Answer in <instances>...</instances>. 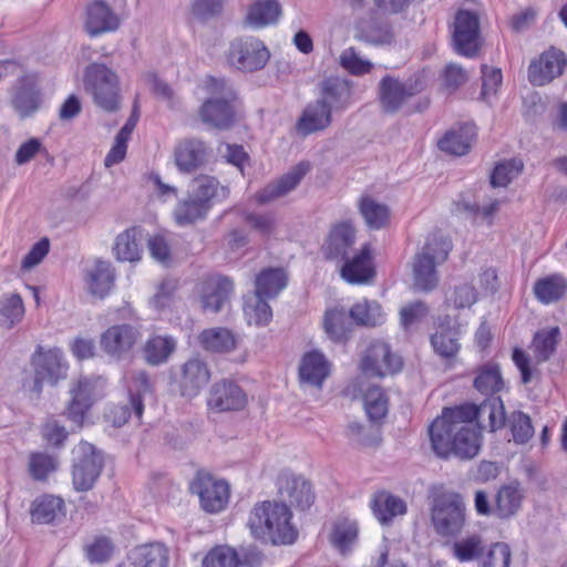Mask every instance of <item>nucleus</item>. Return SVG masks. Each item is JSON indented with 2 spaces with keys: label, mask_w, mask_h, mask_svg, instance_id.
Returning <instances> with one entry per match:
<instances>
[{
  "label": "nucleus",
  "mask_w": 567,
  "mask_h": 567,
  "mask_svg": "<svg viewBox=\"0 0 567 567\" xmlns=\"http://www.w3.org/2000/svg\"><path fill=\"white\" fill-rule=\"evenodd\" d=\"M511 431L513 440L517 444L528 442L534 435V427L528 415L523 412H515L511 416Z\"/></svg>",
  "instance_id": "63"
},
{
  "label": "nucleus",
  "mask_w": 567,
  "mask_h": 567,
  "mask_svg": "<svg viewBox=\"0 0 567 567\" xmlns=\"http://www.w3.org/2000/svg\"><path fill=\"white\" fill-rule=\"evenodd\" d=\"M291 512L287 505L265 501L252 507L247 526L257 539L288 545L297 538V530L291 524Z\"/></svg>",
  "instance_id": "2"
},
{
  "label": "nucleus",
  "mask_w": 567,
  "mask_h": 567,
  "mask_svg": "<svg viewBox=\"0 0 567 567\" xmlns=\"http://www.w3.org/2000/svg\"><path fill=\"white\" fill-rule=\"evenodd\" d=\"M346 393L353 399L362 395L365 413L371 421H380L386 415L389 400L380 386L371 385L363 391L358 379L347 385Z\"/></svg>",
  "instance_id": "24"
},
{
  "label": "nucleus",
  "mask_w": 567,
  "mask_h": 567,
  "mask_svg": "<svg viewBox=\"0 0 567 567\" xmlns=\"http://www.w3.org/2000/svg\"><path fill=\"white\" fill-rule=\"evenodd\" d=\"M287 286V275L280 268L266 269L256 278V291L265 298L277 296Z\"/></svg>",
  "instance_id": "53"
},
{
  "label": "nucleus",
  "mask_w": 567,
  "mask_h": 567,
  "mask_svg": "<svg viewBox=\"0 0 567 567\" xmlns=\"http://www.w3.org/2000/svg\"><path fill=\"white\" fill-rule=\"evenodd\" d=\"M234 291L230 279L221 276H210L202 279L195 288L200 308L205 312L217 313L229 302Z\"/></svg>",
  "instance_id": "13"
},
{
  "label": "nucleus",
  "mask_w": 567,
  "mask_h": 567,
  "mask_svg": "<svg viewBox=\"0 0 567 567\" xmlns=\"http://www.w3.org/2000/svg\"><path fill=\"white\" fill-rule=\"evenodd\" d=\"M118 18L104 1H94L86 9L85 29L91 35L113 31Z\"/></svg>",
  "instance_id": "32"
},
{
  "label": "nucleus",
  "mask_w": 567,
  "mask_h": 567,
  "mask_svg": "<svg viewBox=\"0 0 567 567\" xmlns=\"http://www.w3.org/2000/svg\"><path fill=\"white\" fill-rule=\"evenodd\" d=\"M238 555L231 547L216 546L203 558L202 567H238Z\"/></svg>",
  "instance_id": "60"
},
{
  "label": "nucleus",
  "mask_w": 567,
  "mask_h": 567,
  "mask_svg": "<svg viewBox=\"0 0 567 567\" xmlns=\"http://www.w3.org/2000/svg\"><path fill=\"white\" fill-rule=\"evenodd\" d=\"M134 567H167L168 549L162 543H151L136 547L132 553Z\"/></svg>",
  "instance_id": "41"
},
{
  "label": "nucleus",
  "mask_w": 567,
  "mask_h": 567,
  "mask_svg": "<svg viewBox=\"0 0 567 567\" xmlns=\"http://www.w3.org/2000/svg\"><path fill=\"white\" fill-rule=\"evenodd\" d=\"M349 316L357 324L365 327L380 326L386 317L378 301L368 299L354 303L349 311Z\"/></svg>",
  "instance_id": "42"
},
{
  "label": "nucleus",
  "mask_w": 567,
  "mask_h": 567,
  "mask_svg": "<svg viewBox=\"0 0 567 567\" xmlns=\"http://www.w3.org/2000/svg\"><path fill=\"white\" fill-rule=\"evenodd\" d=\"M474 386L485 395H493L502 391L505 382L498 365L492 363L483 365L474 380Z\"/></svg>",
  "instance_id": "55"
},
{
  "label": "nucleus",
  "mask_w": 567,
  "mask_h": 567,
  "mask_svg": "<svg viewBox=\"0 0 567 567\" xmlns=\"http://www.w3.org/2000/svg\"><path fill=\"white\" fill-rule=\"evenodd\" d=\"M103 468V456L94 445L80 442L72 450V484L75 491L91 489Z\"/></svg>",
  "instance_id": "8"
},
{
  "label": "nucleus",
  "mask_w": 567,
  "mask_h": 567,
  "mask_svg": "<svg viewBox=\"0 0 567 567\" xmlns=\"http://www.w3.org/2000/svg\"><path fill=\"white\" fill-rule=\"evenodd\" d=\"M354 38L373 45H383L390 43L393 35L388 24L369 19L355 24Z\"/></svg>",
  "instance_id": "45"
},
{
  "label": "nucleus",
  "mask_w": 567,
  "mask_h": 567,
  "mask_svg": "<svg viewBox=\"0 0 567 567\" xmlns=\"http://www.w3.org/2000/svg\"><path fill=\"white\" fill-rule=\"evenodd\" d=\"M177 341L168 334L151 336L144 347L143 354L145 361L151 365H159L169 359L176 350Z\"/></svg>",
  "instance_id": "40"
},
{
  "label": "nucleus",
  "mask_w": 567,
  "mask_h": 567,
  "mask_svg": "<svg viewBox=\"0 0 567 567\" xmlns=\"http://www.w3.org/2000/svg\"><path fill=\"white\" fill-rule=\"evenodd\" d=\"M35 378L32 381H24L23 388L34 394H39L42 382L55 384L59 380L65 379L69 364L63 352L58 349L39 350L32 358Z\"/></svg>",
  "instance_id": "9"
},
{
  "label": "nucleus",
  "mask_w": 567,
  "mask_h": 567,
  "mask_svg": "<svg viewBox=\"0 0 567 567\" xmlns=\"http://www.w3.org/2000/svg\"><path fill=\"white\" fill-rule=\"evenodd\" d=\"M244 316L250 326H266L272 318V311L265 297L257 292L246 297L244 302Z\"/></svg>",
  "instance_id": "52"
},
{
  "label": "nucleus",
  "mask_w": 567,
  "mask_h": 567,
  "mask_svg": "<svg viewBox=\"0 0 567 567\" xmlns=\"http://www.w3.org/2000/svg\"><path fill=\"white\" fill-rule=\"evenodd\" d=\"M190 194L210 210L214 205L228 198L229 188L214 176L200 175L194 179Z\"/></svg>",
  "instance_id": "30"
},
{
  "label": "nucleus",
  "mask_w": 567,
  "mask_h": 567,
  "mask_svg": "<svg viewBox=\"0 0 567 567\" xmlns=\"http://www.w3.org/2000/svg\"><path fill=\"white\" fill-rule=\"evenodd\" d=\"M210 157V150L197 137H186L174 148V162L179 172L190 174L204 167Z\"/></svg>",
  "instance_id": "19"
},
{
  "label": "nucleus",
  "mask_w": 567,
  "mask_h": 567,
  "mask_svg": "<svg viewBox=\"0 0 567 567\" xmlns=\"http://www.w3.org/2000/svg\"><path fill=\"white\" fill-rule=\"evenodd\" d=\"M246 403L245 392L239 385L229 381L214 384L207 400L208 408L217 412L240 410Z\"/></svg>",
  "instance_id": "25"
},
{
  "label": "nucleus",
  "mask_w": 567,
  "mask_h": 567,
  "mask_svg": "<svg viewBox=\"0 0 567 567\" xmlns=\"http://www.w3.org/2000/svg\"><path fill=\"white\" fill-rule=\"evenodd\" d=\"M24 316V305L20 295L7 292L0 296V326L7 329L19 323Z\"/></svg>",
  "instance_id": "50"
},
{
  "label": "nucleus",
  "mask_w": 567,
  "mask_h": 567,
  "mask_svg": "<svg viewBox=\"0 0 567 567\" xmlns=\"http://www.w3.org/2000/svg\"><path fill=\"white\" fill-rule=\"evenodd\" d=\"M115 274L109 261L97 260L86 274V285L91 295L104 298L114 286Z\"/></svg>",
  "instance_id": "37"
},
{
  "label": "nucleus",
  "mask_w": 567,
  "mask_h": 567,
  "mask_svg": "<svg viewBox=\"0 0 567 567\" xmlns=\"http://www.w3.org/2000/svg\"><path fill=\"white\" fill-rule=\"evenodd\" d=\"M323 329L330 340L344 341L350 332L347 312L343 308H330L323 317Z\"/></svg>",
  "instance_id": "49"
},
{
  "label": "nucleus",
  "mask_w": 567,
  "mask_h": 567,
  "mask_svg": "<svg viewBox=\"0 0 567 567\" xmlns=\"http://www.w3.org/2000/svg\"><path fill=\"white\" fill-rule=\"evenodd\" d=\"M502 72L497 68L483 65L482 66V92L481 99L489 102L494 99L502 85Z\"/></svg>",
  "instance_id": "62"
},
{
  "label": "nucleus",
  "mask_w": 567,
  "mask_h": 567,
  "mask_svg": "<svg viewBox=\"0 0 567 567\" xmlns=\"http://www.w3.org/2000/svg\"><path fill=\"white\" fill-rule=\"evenodd\" d=\"M270 58L266 45L256 38L234 40L227 53L228 63L237 70L252 72L262 69Z\"/></svg>",
  "instance_id": "11"
},
{
  "label": "nucleus",
  "mask_w": 567,
  "mask_h": 567,
  "mask_svg": "<svg viewBox=\"0 0 567 567\" xmlns=\"http://www.w3.org/2000/svg\"><path fill=\"white\" fill-rule=\"evenodd\" d=\"M370 508L374 517L386 525L394 518L403 516L406 513V503L399 496L388 491H379L371 496Z\"/></svg>",
  "instance_id": "29"
},
{
  "label": "nucleus",
  "mask_w": 567,
  "mask_h": 567,
  "mask_svg": "<svg viewBox=\"0 0 567 567\" xmlns=\"http://www.w3.org/2000/svg\"><path fill=\"white\" fill-rule=\"evenodd\" d=\"M84 87L99 107L106 112L118 109V79L106 65L99 63L89 65L84 73Z\"/></svg>",
  "instance_id": "6"
},
{
  "label": "nucleus",
  "mask_w": 567,
  "mask_h": 567,
  "mask_svg": "<svg viewBox=\"0 0 567 567\" xmlns=\"http://www.w3.org/2000/svg\"><path fill=\"white\" fill-rule=\"evenodd\" d=\"M558 334V328H550L536 333L532 344V351L536 363H542L549 359L555 351Z\"/></svg>",
  "instance_id": "57"
},
{
  "label": "nucleus",
  "mask_w": 567,
  "mask_h": 567,
  "mask_svg": "<svg viewBox=\"0 0 567 567\" xmlns=\"http://www.w3.org/2000/svg\"><path fill=\"white\" fill-rule=\"evenodd\" d=\"M354 243V226L350 221H341L332 226L322 251L327 259L340 261L350 254Z\"/></svg>",
  "instance_id": "23"
},
{
  "label": "nucleus",
  "mask_w": 567,
  "mask_h": 567,
  "mask_svg": "<svg viewBox=\"0 0 567 567\" xmlns=\"http://www.w3.org/2000/svg\"><path fill=\"white\" fill-rule=\"evenodd\" d=\"M460 331L454 327L441 326L431 338V344L436 354L442 358H453L460 350Z\"/></svg>",
  "instance_id": "51"
},
{
  "label": "nucleus",
  "mask_w": 567,
  "mask_h": 567,
  "mask_svg": "<svg viewBox=\"0 0 567 567\" xmlns=\"http://www.w3.org/2000/svg\"><path fill=\"white\" fill-rule=\"evenodd\" d=\"M63 515L64 502L60 497L43 495L32 503L31 517L35 523L49 524Z\"/></svg>",
  "instance_id": "43"
},
{
  "label": "nucleus",
  "mask_w": 567,
  "mask_h": 567,
  "mask_svg": "<svg viewBox=\"0 0 567 567\" xmlns=\"http://www.w3.org/2000/svg\"><path fill=\"white\" fill-rule=\"evenodd\" d=\"M475 137L476 131L474 125L465 124L449 131L439 142V147L451 155L462 156L470 151Z\"/></svg>",
  "instance_id": "38"
},
{
  "label": "nucleus",
  "mask_w": 567,
  "mask_h": 567,
  "mask_svg": "<svg viewBox=\"0 0 567 567\" xmlns=\"http://www.w3.org/2000/svg\"><path fill=\"white\" fill-rule=\"evenodd\" d=\"M421 90L422 86L417 81L402 82L386 75L379 83L378 100L383 112L395 113Z\"/></svg>",
  "instance_id": "16"
},
{
  "label": "nucleus",
  "mask_w": 567,
  "mask_h": 567,
  "mask_svg": "<svg viewBox=\"0 0 567 567\" xmlns=\"http://www.w3.org/2000/svg\"><path fill=\"white\" fill-rule=\"evenodd\" d=\"M358 534V523L353 519L342 518L334 523L330 540L341 554H347L351 551L357 544Z\"/></svg>",
  "instance_id": "44"
},
{
  "label": "nucleus",
  "mask_w": 567,
  "mask_h": 567,
  "mask_svg": "<svg viewBox=\"0 0 567 567\" xmlns=\"http://www.w3.org/2000/svg\"><path fill=\"white\" fill-rule=\"evenodd\" d=\"M358 210L369 229L379 230L390 221V208L386 204L370 195H363L358 199Z\"/></svg>",
  "instance_id": "35"
},
{
  "label": "nucleus",
  "mask_w": 567,
  "mask_h": 567,
  "mask_svg": "<svg viewBox=\"0 0 567 567\" xmlns=\"http://www.w3.org/2000/svg\"><path fill=\"white\" fill-rule=\"evenodd\" d=\"M209 210L190 193L187 198L178 200L174 208V219L179 226H188L205 219Z\"/></svg>",
  "instance_id": "48"
},
{
  "label": "nucleus",
  "mask_w": 567,
  "mask_h": 567,
  "mask_svg": "<svg viewBox=\"0 0 567 567\" xmlns=\"http://www.w3.org/2000/svg\"><path fill=\"white\" fill-rule=\"evenodd\" d=\"M452 249L450 240L441 235H432L413 261V285L417 290L430 291L436 287V267L443 264Z\"/></svg>",
  "instance_id": "3"
},
{
  "label": "nucleus",
  "mask_w": 567,
  "mask_h": 567,
  "mask_svg": "<svg viewBox=\"0 0 567 567\" xmlns=\"http://www.w3.org/2000/svg\"><path fill=\"white\" fill-rule=\"evenodd\" d=\"M505 424V411L499 398L493 396L481 405L463 404L443 409L429 427L434 453L442 458L455 455L462 460L475 457L481 450V427L492 432Z\"/></svg>",
  "instance_id": "1"
},
{
  "label": "nucleus",
  "mask_w": 567,
  "mask_h": 567,
  "mask_svg": "<svg viewBox=\"0 0 567 567\" xmlns=\"http://www.w3.org/2000/svg\"><path fill=\"white\" fill-rule=\"evenodd\" d=\"M309 167L310 166L308 163H299L276 183L269 184L260 192H258L256 194V200L259 204H266L279 197L286 196L288 193L296 188V186L309 171Z\"/></svg>",
  "instance_id": "28"
},
{
  "label": "nucleus",
  "mask_w": 567,
  "mask_h": 567,
  "mask_svg": "<svg viewBox=\"0 0 567 567\" xmlns=\"http://www.w3.org/2000/svg\"><path fill=\"white\" fill-rule=\"evenodd\" d=\"M484 548L482 537L476 534L455 540L451 545L452 555L460 563L476 560L478 564Z\"/></svg>",
  "instance_id": "54"
},
{
  "label": "nucleus",
  "mask_w": 567,
  "mask_h": 567,
  "mask_svg": "<svg viewBox=\"0 0 567 567\" xmlns=\"http://www.w3.org/2000/svg\"><path fill=\"white\" fill-rule=\"evenodd\" d=\"M210 373L207 365L199 359H190L181 368L179 389L183 396L193 399L209 382Z\"/></svg>",
  "instance_id": "27"
},
{
  "label": "nucleus",
  "mask_w": 567,
  "mask_h": 567,
  "mask_svg": "<svg viewBox=\"0 0 567 567\" xmlns=\"http://www.w3.org/2000/svg\"><path fill=\"white\" fill-rule=\"evenodd\" d=\"M279 492L284 499L301 509L310 507L313 503L315 496L310 483L292 473H284L280 476Z\"/></svg>",
  "instance_id": "26"
},
{
  "label": "nucleus",
  "mask_w": 567,
  "mask_h": 567,
  "mask_svg": "<svg viewBox=\"0 0 567 567\" xmlns=\"http://www.w3.org/2000/svg\"><path fill=\"white\" fill-rule=\"evenodd\" d=\"M29 473L35 481H45L59 467V460L44 452L31 453L29 456Z\"/></svg>",
  "instance_id": "59"
},
{
  "label": "nucleus",
  "mask_w": 567,
  "mask_h": 567,
  "mask_svg": "<svg viewBox=\"0 0 567 567\" xmlns=\"http://www.w3.org/2000/svg\"><path fill=\"white\" fill-rule=\"evenodd\" d=\"M326 107L332 111L343 110L351 103V86L348 81L333 78L321 84V93L318 99Z\"/></svg>",
  "instance_id": "34"
},
{
  "label": "nucleus",
  "mask_w": 567,
  "mask_h": 567,
  "mask_svg": "<svg viewBox=\"0 0 567 567\" xmlns=\"http://www.w3.org/2000/svg\"><path fill=\"white\" fill-rule=\"evenodd\" d=\"M333 363L320 350H310L302 354L298 365L299 383L303 388L321 390L330 378Z\"/></svg>",
  "instance_id": "14"
},
{
  "label": "nucleus",
  "mask_w": 567,
  "mask_h": 567,
  "mask_svg": "<svg viewBox=\"0 0 567 567\" xmlns=\"http://www.w3.org/2000/svg\"><path fill=\"white\" fill-rule=\"evenodd\" d=\"M373 248L363 244L354 254L348 255L343 261L340 275L351 285L369 284L375 276Z\"/></svg>",
  "instance_id": "18"
},
{
  "label": "nucleus",
  "mask_w": 567,
  "mask_h": 567,
  "mask_svg": "<svg viewBox=\"0 0 567 567\" xmlns=\"http://www.w3.org/2000/svg\"><path fill=\"white\" fill-rule=\"evenodd\" d=\"M113 254L118 261L137 262L142 259V230L131 227L120 233L113 245Z\"/></svg>",
  "instance_id": "33"
},
{
  "label": "nucleus",
  "mask_w": 567,
  "mask_h": 567,
  "mask_svg": "<svg viewBox=\"0 0 567 567\" xmlns=\"http://www.w3.org/2000/svg\"><path fill=\"white\" fill-rule=\"evenodd\" d=\"M512 549L508 544L496 542L485 546L478 567H511Z\"/></svg>",
  "instance_id": "56"
},
{
  "label": "nucleus",
  "mask_w": 567,
  "mask_h": 567,
  "mask_svg": "<svg viewBox=\"0 0 567 567\" xmlns=\"http://www.w3.org/2000/svg\"><path fill=\"white\" fill-rule=\"evenodd\" d=\"M190 491L199 497L202 508L210 514L225 509L229 501L227 482L208 473H197L190 484Z\"/></svg>",
  "instance_id": "12"
},
{
  "label": "nucleus",
  "mask_w": 567,
  "mask_h": 567,
  "mask_svg": "<svg viewBox=\"0 0 567 567\" xmlns=\"http://www.w3.org/2000/svg\"><path fill=\"white\" fill-rule=\"evenodd\" d=\"M11 104L20 117L30 116L39 109L40 93L37 75L24 74L17 80L12 89Z\"/></svg>",
  "instance_id": "22"
},
{
  "label": "nucleus",
  "mask_w": 567,
  "mask_h": 567,
  "mask_svg": "<svg viewBox=\"0 0 567 567\" xmlns=\"http://www.w3.org/2000/svg\"><path fill=\"white\" fill-rule=\"evenodd\" d=\"M567 65V59L563 51L555 48L544 52L538 60L530 63L528 79L532 84L542 86L561 75Z\"/></svg>",
  "instance_id": "21"
},
{
  "label": "nucleus",
  "mask_w": 567,
  "mask_h": 567,
  "mask_svg": "<svg viewBox=\"0 0 567 567\" xmlns=\"http://www.w3.org/2000/svg\"><path fill=\"white\" fill-rule=\"evenodd\" d=\"M141 337L142 333L135 326L114 324L101 334L100 346L110 358L122 360L133 350Z\"/></svg>",
  "instance_id": "15"
},
{
  "label": "nucleus",
  "mask_w": 567,
  "mask_h": 567,
  "mask_svg": "<svg viewBox=\"0 0 567 567\" xmlns=\"http://www.w3.org/2000/svg\"><path fill=\"white\" fill-rule=\"evenodd\" d=\"M480 23L475 13L461 10L457 12L453 28V43L457 53L473 56L478 49Z\"/></svg>",
  "instance_id": "20"
},
{
  "label": "nucleus",
  "mask_w": 567,
  "mask_h": 567,
  "mask_svg": "<svg viewBox=\"0 0 567 567\" xmlns=\"http://www.w3.org/2000/svg\"><path fill=\"white\" fill-rule=\"evenodd\" d=\"M204 89L209 97L203 103L199 115L204 123L218 128H227L234 122V106L231 102L235 93L224 80L208 78L204 82Z\"/></svg>",
  "instance_id": "4"
},
{
  "label": "nucleus",
  "mask_w": 567,
  "mask_h": 567,
  "mask_svg": "<svg viewBox=\"0 0 567 567\" xmlns=\"http://www.w3.org/2000/svg\"><path fill=\"white\" fill-rule=\"evenodd\" d=\"M41 434L43 440L51 446L60 447L64 444L68 439V431L65 427L55 419H48L42 427Z\"/></svg>",
  "instance_id": "64"
},
{
  "label": "nucleus",
  "mask_w": 567,
  "mask_h": 567,
  "mask_svg": "<svg viewBox=\"0 0 567 567\" xmlns=\"http://www.w3.org/2000/svg\"><path fill=\"white\" fill-rule=\"evenodd\" d=\"M567 290V281L560 275H550L538 279L534 285L536 298L545 305L559 300Z\"/></svg>",
  "instance_id": "47"
},
{
  "label": "nucleus",
  "mask_w": 567,
  "mask_h": 567,
  "mask_svg": "<svg viewBox=\"0 0 567 567\" xmlns=\"http://www.w3.org/2000/svg\"><path fill=\"white\" fill-rule=\"evenodd\" d=\"M339 63L347 72L355 76L369 74L374 66L353 47H349L340 53Z\"/></svg>",
  "instance_id": "58"
},
{
  "label": "nucleus",
  "mask_w": 567,
  "mask_h": 567,
  "mask_svg": "<svg viewBox=\"0 0 567 567\" xmlns=\"http://www.w3.org/2000/svg\"><path fill=\"white\" fill-rule=\"evenodd\" d=\"M359 367L368 377L385 378L400 372L403 361L388 342L373 340L363 351Z\"/></svg>",
  "instance_id": "10"
},
{
  "label": "nucleus",
  "mask_w": 567,
  "mask_h": 567,
  "mask_svg": "<svg viewBox=\"0 0 567 567\" xmlns=\"http://www.w3.org/2000/svg\"><path fill=\"white\" fill-rule=\"evenodd\" d=\"M280 16L281 8L277 0H258L249 7L245 23L259 29L277 23Z\"/></svg>",
  "instance_id": "39"
},
{
  "label": "nucleus",
  "mask_w": 567,
  "mask_h": 567,
  "mask_svg": "<svg viewBox=\"0 0 567 567\" xmlns=\"http://www.w3.org/2000/svg\"><path fill=\"white\" fill-rule=\"evenodd\" d=\"M431 519L439 535L458 536L466 524V506L462 496L456 493L437 495L431 507Z\"/></svg>",
  "instance_id": "5"
},
{
  "label": "nucleus",
  "mask_w": 567,
  "mask_h": 567,
  "mask_svg": "<svg viewBox=\"0 0 567 567\" xmlns=\"http://www.w3.org/2000/svg\"><path fill=\"white\" fill-rule=\"evenodd\" d=\"M523 169L520 159H508L498 163L491 176V184L494 187H506L514 178H516Z\"/></svg>",
  "instance_id": "61"
},
{
  "label": "nucleus",
  "mask_w": 567,
  "mask_h": 567,
  "mask_svg": "<svg viewBox=\"0 0 567 567\" xmlns=\"http://www.w3.org/2000/svg\"><path fill=\"white\" fill-rule=\"evenodd\" d=\"M105 381L101 377H82L70 388L71 400L65 408L66 417L81 427L91 406L104 394Z\"/></svg>",
  "instance_id": "7"
},
{
  "label": "nucleus",
  "mask_w": 567,
  "mask_h": 567,
  "mask_svg": "<svg viewBox=\"0 0 567 567\" xmlns=\"http://www.w3.org/2000/svg\"><path fill=\"white\" fill-rule=\"evenodd\" d=\"M200 344L209 351L229 352L236 348L235 334L226 328H210L199 334Z\"/></svg>",
  "instance_id": "46"
},
{
  "label": "nucleus",
  "mask_w": 567,
  "mask_h": 567,
  "mask_svg": "<svg viewBox=\"0 0 567 567\" xmlns=\"http://www.w3.org/2000/svg\"><path fill=\"white\" fill-rule=\"evenodd\" d=\"M150 390L151 384L146 372H135L133 375V384L130 385L128 389L130 402L127 404L112 406L106 413V419L114 426L120 427L128 421L133 411L134 415L140 420L144 410L142 395Z\"/></svg>",
  "instance_id": "17"
},
{
  "label": "nucleus",
  "mask_w": 567,
  "mask_h": 567,
  "mask_svg": "<svg viewBox=\"0 0 567 567\" xmlns=\"http://www.w3.org/2000/svg\"><path fill=\"white\" fill-rule=\"evenodd\" d=\"M330 123V109L317 100L306 106L297 123V130L302 135H309L327 128Z\"/></svg>",
  "instance_id": "36"
},
{
  "label": "nucleus",
  "mask_w": 567,
  "mask_h": 567,
  "mask_svg": "<svg viewBox=\"0 0 567 567\" xmlns=\"http://www.w3.org/2000/svg\"><path fill=\"white\" fill-rule=\"evenodd\" d=\"M525 499V489L518 482L503 485L495 496L494 513L502 519L516 515Z\"/></svg>",
  "instance_id": "31"
}]
</instances>
